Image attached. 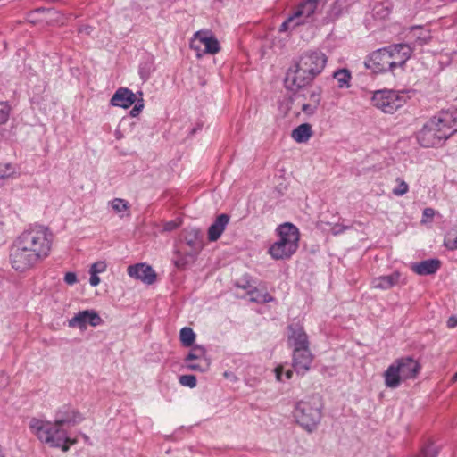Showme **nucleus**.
<instances>
[{
  "instance_id": "nucleus-51",
  "label": "nucleus",
  "mask_w": 457,
  "mask_h": 457,
  "mask_svg": "<svg viewBox=\"0 0 457 457\" xmlns=\"http://www.w3.org/2000/svg\"><path fill=\"white\" fill-rule=\"evenodd\" d=\"M89 29L90 28H88V27H86L85 29H79V32L85 31L86 33L89 34L90 33Z\"/></svg>"
},
{
  "instance_id": "nucleus-44",
  "label": "nucleus",
  "mask_w": 457,
  "mask_h": 457,
  "mask_svg": "<svg viewBox=\"0 0 457 457\" xmlns=\"http://www.w3.org/2000/svg\"><path fill=\"white\" fill-rule=\"evenodd\" d=\"M89 283L93 287H96L100 283V278L94 271L90 272Z\"/></svg>"
},
{
  "instance_id": "nucleus-20",
  "label": "nucleus",
  "mask_w": 457,
  "mask_h": 457,
  "mask_svg": "<svg viewBox=\"0 0 457 457\" xmlns=\"http://www.w3.org/2000/svg\"><path fill=\"white\" fill-rule=\"evenodd\" d=\"M405 37L408 40L407 44L412 46V49L415 46H421L427 44L431 39L430 32L420 26L411 28L406 33Z\"/></svg>"
},
{
  "instance_id": "nucleus-37",
  "label": "nucleus",
  "mask_w": 457,
  "mask_h": 457,
  "mask_svg": "<svg viewBox=\"0 0 457 457\" xmlns=\"http://www.w3.org/2000/svg\"><path fill=\"white\" fill-rule=\"evenodd\" d=\"M11 108L7 103H0V125L4 124L10 116Z\"/></svg>"
},
{
  "instance_id": "nucleus-30",
  "label": "nucleus",
  "mask_w": 457,
  "mask_h": 457,
  "mask_svg": "<svg viewBox=\"0 0 457 457\" xmlns=\"http://www.w3.org/2000/svg\"><path fill=\"white\" fill-rule=\"evenodd\" d=\"M208 360L206 357V351L201 345H195L187 356L185 359V361H203Z\"/></svg>"
},
{
  "instance_id": "nucleus-24",
  "label": "nucleus",
  "mask_w": 457,
  "mask_h": 457,
  "mask_svg": "<svg viewBox=\"0 0 457 457\" xmlns=\"http://www.w3.org/2000/svg\"><path fill=\"white\" fill-rule=\"evenodd\" d=\"M440 268V261L437 259H428L420 262L413 263L411 270L421 276L436 273Z\"/></svg>"
},
{
  "instance_id": "nucleus-18",
  "label": "nucleus",
  "mask_w": 457,
  "mask_h": 457,
  "mask_svg": "<svg viewBox=\"0 0 457 457\" xmlns=\"http://www.w3.org/2000/svg\"><path fill=\"white\" fill-rule=\"evenodd\" d=\"M395 364L399 368L403 380L414 378L420 369L418 361L410 357L398 359L395 361Z\"/></svg>"
},
{
  "instance_id": "nucleus-16",
  "label": "nucleus",
  "mask_w": 457,
  "mask_h": 457,
  "mask_svg": "<svg viewBox=\"0 0 457 457\" xmlns=\"http://www.w3.org/2000/svg\"><path fill=\"white\" fill-rule=\"evenodd\" d=\"M128 274L129 277L139 279L147 285H151L156 280L155 271L146 263H137L129 266Z\"/></svg>"
},
{
  "instance_id": "nucleus-41",
  "label": "nucleus",
  "mask_w": 457,
  "mask_h": 457,
  "mask_svg": "<svg viewBox=\"0 0 457 457\" xmlns=\"http://www.w3.org/2000/svg\"><path fill=\"white\" fill-rule=\"evenodd\" d=\"M143 108H144L143 99L136 101V104L130 111V116L137 117L142 112Z\"/></svg>"
},
{
  "instance_id": "nucleus-4",
  "label": "nucleus",
  "mask_w": 457,
  "mask_h": 457,
  "mask_svg": "<svg viewBox=\"0 0 457 457\" xmlns=\"http://www.w3.org/2000/svg\"><path fill=\"white\" fill-rule=\"evenodd\" d=\"M279 239L270 245L269 253L275 260L290 258L298 249L300 234L291 223H284L277 228Z\"/></svg>"
},
{
  "instance_id": "nucleus-6",
  "label": "nucleus",
  "mask_w": 457,
  "mask_h": 457,
  "mask_svg": "<svg viewBox=\"0 0 457 457\" xmlns=\"http://www.w3.org/2000/svg\"><path fill=\"white\" fill-rule=\"evenodd\" d=\"M181 240L189 247V250H177L175 252L174 264L179 269H185L188 264L195 262L196 256L203 249V234L197 228H187L182 231Z\"/></svg>"
},
{
  "instance_id": "nucleus-40",
  "label": "nucleus",
  "mask_w": 457,
  "mask_h": 457,
  "mask_svg": "<svg viewBox=\"0 0 457 457\" xmlns=\"http://www.w3.org/2000/svg\"><path fill=\"white\" fill-rule=\"evenodd\" d=\"M106 269V264L104 262H95L91 265L89 272L94 271L95 274L104 272Z\"/></svg>"
},
{
  "instance_id": "nucleus-43",
  "label": "nucleus",
  "mask_w": 457,
  "mask_h": 457,
  "mask_svg": "<svg viewBox=\"0 0 457 457\" xmlns=\"http://www.w3.org/2000/svg\"><path fill=\"white\" fill-rule=\"evenodd\" d=\"M435 211L432 208H425L423 211L422 222H425L428 219H433Z\"/></svg>"
},
{
  "instance_id": "nucleus-15",
  "label": "nucleus",
  "mask_w": 457,
  "mask_h": 457,
  "mask_svg": "<svg viewBox=\"0 0 457 457\" xmlns=\"http://www.w3.org/2000/svg\"><path fill=\"white\" fill-rule=\"evenodd\" d=\"M313 360L309 348L295 349L293 351V368L299 375H304L311 368Z\"/></svg>"
},
{
  "instance_id": "nucleus-53",
  "label": "nucleus",
  "mask_w": 457,
  "mask_h": 457,
  "mask_svg": "<svg viewBox=\"0 0 457 457\" xmlns=\"http://www.w3.org/2000/svg\"><path fill=\"white\" fill-rule=\"evenodd\" d=\"M83 437H84V439H85L86 441H87V440L89 439V438H88V436H86V435H83Z\"/></svg>"
},
{
  "instance_id": "nucleus-22",
  "label": "nucleus",
  "mask_w": 457,
  "mask_h": 457,
  "mask_svg": "<svg viewBox=\"0 0 457 457\" xmlns=\"http://www.w3.org/2000/svg\"><path fill=\"white\" fill-rule=\"evenodd\" d=\"M80 420L79 414L73 410H70L67 407H64L56 414L55 420L53 424L58 426L61 428H63L64 426L75 425Z\"/></svg>"
},
{
  "instance_id": "nucleus-29",
  "label": "nucleus",
  "mask_w": 457,
  "mask_h": 457,
  "mask_svg": "<svg viewBox=\"0 0 457 457\" xmlns=\"http://www.w3.org/2000/svg\"><path fill=\"white\" fill-rule=\"evenodd\" d=\"M179 339L184 346L188 347L194 344L195 334L191 328L184 327L179 331Z\"/></svg>"
},
{
  "instance_id": "nucleus-13",
  "label": "nucleus",
  "mask_w": 457,
  "mask_h": 457,
  "mask_svg": "<svg viewBox=\"0 0 457 457\" xmlns=\"http://www.w3.org/2000/svg\"><path fill=\"white\" fill-rule=\"evenodd\" d=\"M104 322L100 315L94 310H85L79 312L69 320V327L86 328L89 324L92 327H97Z\"/></svg>"
},
{
  "instance_id": "nucleus-19",
  "label": "nucleus",
  "mask_w": 457,
  "mask_h": 457,
  "mask_svg": "<svg viewBox=\"0 0 457 457\" xmlns=\"http://www.w3.org/2000/svg\"><path fill=\"white\" fill-rule=\"evenodd\" d=\"M137 101L136 95L127 87H120L116 90L110 100V104L113 106L127 109Z\"/></svg>"
},
{
  "instance_id": "nucleus-25",
  "label": "nucleus",
  "mask_w": 457,
  "mask_h": 457,
  "mask_svg": "<svg viewBox=\"0 0 457 457\" xmlns=\"http://www.w3.org/2000/svg\"><path fill=\"white\" fill-rule=\"evenodd\" d=\"M385 384L389 388H396L400 386L403 380L402 376L399 372V368L392 363L384 373Z\"/></svg>"
},
{
  "instance_id": "nucleus-26",
  "label": "nucleus",
  "mask_w": 457,
  "mask_h": 457,
  "mask_svg": "<svg viewBox=\"0 0 457 457\" xmlns=\"http://www.w3.org/2000/svg\"><path fill=\"white\" fill-rule=\"evenodd\" d=\"M312 135V126L303 123L292 130L291 137L297 143L307 142Z\"/></svg>"
},
{
  "instance_id": "nucleus-48",
  "label": "nucleus",
  "mask_w": 457,
  "mask_h": 457,
  "mask_svg": "<svg viewBox=\"0 0 457 457\" xmlns=\"http://www.w3.org/2000/svg\"><path fill=\"white\" fill-rule=\"evenodd\" d=\"M177 228V223L176 222H173V221H170V222H168L167 224H165L164 226V228L165 230H168V231H170L172 229H175Z\"/></svg>"
},
{
  "instance_id": "nucleus-27",
  "label": "nucleus",
  "mask_w": 457,
  "mask_h": 457,
  "mask_svg": "<svg viewBox=\"0 0 457 457\" xmlns=\"http://www.w3.org/2000/svg\"><path fill=\"white\" fill-rule=\"evenodd\" d=\"M333 78L337 82L339 88H349L351 86L352 74L348 69H338L333 72Z\"/></svg>"
},
{
  "instance_id": "nucleus-7",
  "label": "nucleus",
  "mask_w": 457,
  "mask_h": 457,
  "mask_svg": "<svg viewBox=\"0 0 457 457\" xmlns=\"http://www.w3.org/2000/svg\"><path fill=\"white\" fill-rule=\"evenodd\" d=\"M409 98L405 91L381 89L373 93L371 104L384 113L393 114L402 108Z\"/></svg>"
},
{
  "instance_id": "nucleus-14",
  "label": "nucleus",
  "mask_w": 457,
  "mask_h": 457,
  "mask_svg": "<svg viewBox=\"0 0 457 457\" xmlns=\"http://www.w3.org/2000/svg\"><path fill=\"white\" fill-rule=\"evenodd\" d=\"M387 50L391 56V62H394V69L405 64L412 54V46L404 43L390 45L387 46Z\"/></svg>"
},
{
  "instance_id": "nucleus-38",
  "label": "nucleus",
  "mask_w": 457,
  "mask_h": 457,
  "mask_svg": "<svg viewBox=\"0 0 457 457\" xmlns=\"http://www.w3.org/2000/svg\"><path fill=\"white\" fill-rule=\"evenodd\" d=\"M196 382V378L194 375H182L179 377V383L190 388L195 387Z\"/></svg>"
},
{
  "instance_id": "nucleus-42",
  "label": "nucleus",
  "mask_w": 457,
  "mask_h": 457,
  "mask_svg": "<svg viewBox=\"0 0 457 457\" xmlns=\"http://www.w3.org/2000/svg\"><path fill=\"white\" fill-rule=\"evenodd\" d=\"M64 281L66 284L68 285H74L75 283H77L78 279H77V275L76 273L74 272H67L64 276Z\"/></svg>"
},
{
  "instance_id": "nucleus-3",
  "label": "nucleus",
  "mask_w": 457,
  "mask_h": 457,
  "mask_svg": "<svg viewBox=\"0 0 457 457\" xmlns=\"http://www.w3.org/2000/svg\"><path fill=\"white\" fill-rule=\"evenodd\" d=\"M29 428L41 442L48 444L51 447L61 448L63 452H67L70 445L77 443V439L68 436L64 428L49 421L34 418L29 422Z\"/></svg>"
},
{
  "instance_id": "nucleus-36",
  "label": "nucleus",
  "mask_w": 457,
  "mask_h": 457,
  "mask_svg": "<svg viewBox=\"0 0 457 457\" xmlns=\"http://www.w3.org/2000/svg\"><path fill=\"white\" fill-rule=\"evenodd\" d=\"M436 447L434 445L429 444L422 448L420 453L417 457H436Z\"/></svg>"
},
{
  "instance_id": "nucleus-39",
  "label": "nucleus",
  "mask_w": 457,
  "mask_h": 457,
  "mask_svg": "<svg viewBox=\"0 0 457 457\" xmlns=\"http://www.w3.org/2000/svg\"><path fill=\"white\" fill-rule=\"evenodd\" d=\"M251 300L256 303H269L273 300V297L268 293L258 294L256 296H252Z\"/></svg>"
},
{
  "instance_id": "nucleus-23",
  "label": "nucleus",
  "mask_w": 457,
  "mask_h": 457,
  "mask_svg": "<svg viewBox=\"0 0 457 457\" xmlns=\"http://www.w3.org/2000/svg\"><path fill=\"white\" fill-rule=\"evenodd\" d=\"M400 277L399 271H394L389 275L374 278L371 280V287L380 290L390 289L399 282Z\"/></svg>"
},
{
  "instance_id": "nucleus-46",
  "label": "nucleus",
  "mask_w": 457,
  "mask_h": 457,
  "mask_svg": "<svg viewBox=\"0 0 457 457\" xmlns=\"http://www.w3.org/2000/svg\"><path fill=\"white\" fill-rule=\"evenodd\" d=\"M447 326L449 328H454L457 326V317L456 316H451L447 320Z\"/></svg>"
},
{
  "instance_id": "nucleus-8",
  "label": "nucleus",
  "mask_w": 457,
  "mask_h": 457,
  "mask_svg": "<svg viewBox=\"0 0 457 457\" xmlns=\"http://www.w3.org/2000/svg\"><path fill=\"white\" fill-rule=\"evenodd\" d=\"M319 0H306L298 4L280 25L279 32H291L296 27L314 21Z\"/></svg>"
},
{
  "instance_id": "nucleus-10",
  "label": "nucleus",
  "mask_w": 457,
  "mask_h": 457,
  "mask_svg": "<svg viewBox=\"0 0 457 457\" xmlns=\"http://www.w3.org/2000/svg\"><path fill=\"white\" fill-rule=\"evenodd\" d=\"M417 138L423 147H436L442 145L448 137L432 117L420 130Z\"/></svg>"
},
{
  "instance_id": "nucleus-9",
  "label": "nucleus",
  "mask_w": 457,
  "mask_h": 457,
  "mask_svg": "<svg viewBox=\"0 0 457 457\" xmlns=\"http://www.w3.org/2000/svg\"><path fill=\"white\" fill-rule=\"evenodd\" d=\"M190 46L196 52L197 58L204 54H215L220 50L218 39L208 29L195 32Z\"/></svg>"
},
{
  "instance_id": "nucleus-50",
  "label": "nucleus",
  "mask_w": 457,
  "mask_h": 457,
  "mask_svg": "<svg viewBox=\"0 0 457 457\" xmlns=\"http://www.w3.org/2000/svg\"><path fill=\"white\" fill-rule=\"evenodd\" d=\"M293 376V370H287L286 372H285V377L287 379H290Z\"/></svg>"
},
{
  "instance_id": "nucleus-33",
  "label": "nucleus",
  "mask_w": 457,
  "mask_h": 457,
  "mask_svg": "<svg viewBox=\"0 0 457 457\" xmlns=\"http://www.w3.org/2000/svg\"><path fill=\"white\" fill-rule=\"evenodd\" d=\"M15 174V168L10 163H0V181L12 177Z\"/></svg>"
},
{
  "instance_id": "nucleus-35",
  "label": "nucleus",
  "mask_w": 457,
  "mask_h": 457,
  "mask_svg": "<svg viewBox=\"0 0 457 457\" xmlns=\"http://www.w3.org/2000/svg\"><path fill=\"white\" fill-rule=\"evenodd\" d=\"M397 187L393 189V194L396 196H402L409 191L408 184L400 178L396 179Z\"/></svg>"
},
{
  "instance_id": "nucleus-12",
  "label": "nucleus",
  "mask_w": 457,
  "mask_h": 457,
  "mask_svg": "<svg viewBox=\"0 0 457 457\" xmlns=\"http://www.w3.org/2000/svg\"><path fill=\"white\" fill-rule=\"evenodd\" d=\"M433 119L448 138L457 132V108L442 111Z\"/></svg>"
},
{
  "instance_id": "nucleus-52",
  "label": "nucleus",
  "mask_w": 457,
  "mask_h": 457,
  "mask_svg": "<svg viewBox=\"0 0 457 457\" xmlns=\"http://www.w3.org/2000/svg\"><path fill=\"white\" fill-rule=\"evenodd\" d=\"M453 380L457 381V372L453 376Z\"/></svg>"
},
{
  "instance_id": "nucleus-49",
  "label": "nucleus",
  "mask_w": 457,
  "mask_h": 457,
  "mask_svg": "<svg viewBox=\"0 0 457 457\" xmlns=\"http://www.w3.org/2000/svg\"><path fill=\"white\" fill-rule=\"evenodd\" d=\"M7 384V378L4 372L0 371V387L4 386Z\"/></svg>"
},
{
  "instance_id": "nucleus-11",
  "label": "nucleus",
  "mask_w": 457,
  "mask_h": 457,
  "mask_svg": "<svg viewBox=\"0 0 457 457\" xmlns=\"http://www.w3.org/2000/svg\"><path fill=\"white\" fill-rule=\"evenodd\" d=\"M387 47L380 48L370 54L366 66L375 72L393 71L394 66Z\"/></svg>"
},
{
  "instance_id": "nucleus-21",
  "label": "nucleus",
  "mask_w": 457,
  "mask_h": 457,
  "mask_svg": "<svg viewBox=\"0 0 457 457\" xmlns=\"http://www.w3.org/2000/svg\"><path fill=\"white\" fill-rule=\"evenodd\" d=\"M229 220V216L226 213H221L217 216L207 231L209 241L215 242L220 237L226 227L228 226Z\"/></svg>"
},
{
  "instance_id": "nucleus-1",
  "label": "nucleus",
  "mask_w": 457,
  "mask_h": 457,
  "mask_svg": "<svg viewBox=\"0 0 457 457\" xmlns=\"http://www.w3.org/2000/svg\"><path fill=\"white\" fill-rule=\"evenodd\" d=\"M53 240V233L45 226L35 225L24 230L10 248L12 267L19 272L34 268L50 255Z\"/></svg>"
},
{
  "instance_id": "nucleus-17",
  "label": "nucleus",
  "mask_w": 457,
  "mask_h": 457,
  "mask_svg": "<svg viewBox=\"0 0 457 457\" xmlns=\"http://www.w3.org/2000/svg\"><path fill=\"white\" fill-rule=\"evenodd\" d=\"M288 344L293 347V351L309 348L308 336L303 327L298 324H292L288 327Z\"/></svg>"
},
{
  "instance_id": "nucleus-2",
  "label": "nucleus",
  "mask_w": 457,
  "mask_h": 457,
  "mask_svg": "<svg viewBox=\"0 0 457 457\" xmlns=\"http://www.w3.org/2000/svg\"><path fill=\"white\" fill-rule=\"evenodd\" d=\"M328 57L321 51L304 52L287 70L286 87L291 91L309 85L324 70Z\"/></svg>"
},
{
  "instance_id": "nucleus-28",
  "label": "nucleus",
  "mask_w": 457,
  "mask_h": 457,
  "mask_svg": "<svg viewBox=\"0 0 457 457\" xmlns=\"http://www.w3.org/2000/svg\"><path fill=\"white\" fill-rule=\"evenodd\" d=\"M320 94L315 93V92H311L310 93V103L303 104L302 111L307 115L313 114L316 112L318 106L320 105Z\"/></svg>"
},
{
  "instance_id": "nucleus-34",
  "label": "nucleus",
  "mask_w": 457,
  "mask_h": 457,
  "mask_svg": "<svg viewBox=\"0 0 457 457\" xmlns=\"http://www.w3.org/2000/svg\"><path fill=\"white\" fill-rule=\"evenodd\" d=\"M110 204L113 211L117 213L127 211L129 207V203L121 198H115Z\"/></svg>"
},
{
  "instance_id": "nucleus-32",
  "label": "nucleus",
  "mask_w": 457,
  "mask_h": 457,
  "mask_svg": "<svg viewBox=\"0 0 457 457\" xmlns=\"http://www.w3.org/2000/svg\"><path fill=\"white\" fill-rule=\"evenodd\" d=\"M187 369L195 371L204 372L210 367L209 360L185 361Z\"/></svg>"
},
{
  "instance_id": "nucleus-31",
  "label": "nucleus",
  "mask_w": 457,
  "mask_h": 457,
  "mask_svg": "<svg viewBox=\"0 0 457 457\" xmlns=\"http://www.w3.org/2000/svg\"><path fill=\"white\" fill-rule=\"evenodd\" d=\"M444 245L449 250L457 249V227L452 228L445 236Z\"/></svg>"
},
{
  "instance_id": "nucleus-45",
  "label": "nucleus",
  "mask_w": 457,
  "mask_h": 457,
  "mask_svg": "<svg viewBox=\"0 0 457 457\" xmlns=\"http://www.w3.org/2000/svg\"><path fill=\"white\" fill-rule=\"evenodd\" d=\"M346 228H347V227H344V226H342L340 224H336L332 228V233L334 235H337V234H340L343 231H345Z\"/></svg>"
},
{
  "instance_id": "nucleus-47",
  "label": "nucleus",
  "mask_w": 457,
  "mask_h": 457,
  "mask_svg": "<svg viewBox=\"0 0 457 457\" xmlns=\"http://www.w3.org/2000/svg\"><path fill=\"white\" fill-rule=\"evenodd\" d=\"M276 378L278 381H284L282 378L283 368L281 366L275 369Z\"/></svg>"
},
{
  "instance_id": "nucleus-5",
  "label": "nucleus",
  "mask_w": 457,
  "mask_h": 457,
  "mask_svg": "<svg viewBox=\"0 0 457 457\" xmlns=\"http://www.w3.org/2000/svg\"><path fill=\"white\" fill-rule=\"evenodd\" d=\"M321 399L311 395L295 403L294 416L297 423L308 432L313 431L321 420Z\"/></svg>"
}]
</instances>
